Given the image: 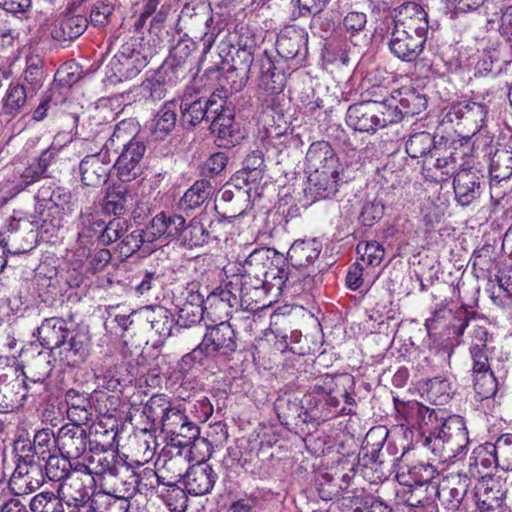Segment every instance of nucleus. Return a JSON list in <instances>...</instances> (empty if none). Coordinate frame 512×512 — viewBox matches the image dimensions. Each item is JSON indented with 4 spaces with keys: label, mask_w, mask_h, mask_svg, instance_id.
<instances>
[{
    "label": "nucleus",
    "mask_w": 512,
    "mask_h": 512,
    "mask_svg": "<svg viewBox=\"0 0 512 512\" xmlns=\"http://www.w3.org/2000/svg\"><path fill=\"white\" fill-rule=\"evenodd\" d=\"M70 424L85 425L92 416V404L86 394L70 389L65 394Z\"/></svg>",
    "instance_id": "nucleus-41"
},
{
    "label": "nucleus",
    "mask_w": 512,
    "mask_h": 512,
    "mask_svg": "<svg viewBox=\"0 0 512 512\" xmlns=\"http://www.w3.org/2000/svg\"><path fill=\"white\" fill-rule=\"evenodd\" d=\"M287 279V258L274 248L258 247V280L262 282L258 290L267 298L258 307V319L266 317L268 307L277 301Z\"/></svg>",
    "instance_id": "nucleus-7"
},
{
    "label": "nucleus",
    "mask_w": 512,
    "mask_h": 512,
    "mask_svg": "<svg viewBox=\"0 0 512 512\" xmlns=\"http://www.w3.org/2000/svg\"><path fill=\"white\" fill-rule=\"evenodd\" d=\"M490 447L496 455L498 467L502 470H512V434L501 435Z\"/></svg>",
    "instance_id": "nucleus-63"
},
{
    "label": "nucleus",
    "mask_w": 512,
    "mask_h": 512,
    "mask_svg": "<svg viewBox=\"0 0 512 512\" xmlns=\"http://www.w3.org/2000/svg\"><path fill=\"white\" fill-rule=\"evenodd\" d=\"M89 256V248L86 246L74 247L67 254V270L65 282L70 288L87 286L88 271H85L84 260Z\"/></svg>",
    "instance_id": "nucleus-32"
},
{
    "label": "nucleus",
    "mask_w": 512,
    "mask_h": 512,
    "mask_svg": "<svg viewBox=\"0 0 512 512\" xmlns=\"http://www.w3.org/2000/svg\"><path fill=\"white\" fill-rule=\"evenodd\" d=\"M279 11L278 0L258 1V18H264V28L270 40L276 38L275 45L279 57L293 60L296 65H301L308 56V33L304 28L294 25L286 26L277 33L278 25L274 18Z\"/></svg>",
    "instance_id": "nucleus-2"
},
{
    "label": "nucleus",
    "mask_w": 512,
    "mask_h": 512,
    "mask_svg": "<svg viewBox=\"0 0 512 512\" xmlns=\"http://www.w3.org/2000/svg\"><path fill=\"white\" fill-rule=\"evenodd\" d=\"M305 159L308 167L314 171L339 172V159L328 141L319 140L311 143Z\"/></svg>",
    "instance_id": "nucleus-27"
},
{
    "label": "nucleus",
    "mask_w": 512,
    "mask_h": 512,
    "mask_svg": "<svg viewBox=\"0 0 512 512\" xmlns=\"http://www.w3.org/2000/svg\"><path fill=\"white\" fill-rule=\"evenodd\" d=\"M88 27L87 17L77 12L76 8H68L60 17L54 30V37L62 41H70L81 36Z\"/></svg>",
    "instance_id": "nucleus-33"
},
{
    "label": "nucleus",
    "mask_w": 512,
    "mask_h": 512,
    "mask_svg": "<svg viewBox=\"0 0 512 512\" xmlns=\"http://www.w3.org/2000/svg\"><path fill=\"white\" fill-rule=\"evenodd\" d=\"M153 242L154 240L147 236V227L145 229H135L122 237L119 243V251L121 255L129 257L145 243L151 244Z\"/></svg>",
    "instance_id": "nucleus-60"
},
{
    "label": "nucleus",
    "mask_w": 512,
    "mask_h": 512,
    "mask_svg": "<svg viewBox=\"0 0 512 512\" xmlns=\"http://www.w3.org/2000/svg\"><path fill=\"white\" fill-rule=\"evenodd\" d=\"M45 461V476L49 480L59 482L69 477L72 469L70 458L62 454L61 456L49 454L46 456Z\"/></svg>",
    "instance_id": "nucleus-57"
},
{
    "label": "nucleus",
    "mask_w": 512,
    "mask_h": 512,
    "mask_svg": "<svg viewBox=\"0 0 512 512\" xmlns=\"http://www.w3.org/2000/svg\"><path fill=\"white\" fill-rule=\"evenodd\" d=\"M431 490L441 501L449 512H457L463 504L466 492L462 488H452L446 486V483H437L431 485Z\"/></svg>",
    "instance_id": "nucleus-56"
},
{
    "label": "nucleus",
    "mask_w": 512,
    "mask_h": 512,
    "mask_svg": "<svg viewBox=\"0 0 512 512\" xmlns=\"http://www.w3.org/2000/svg\"><path fill=\"white\" fill-rule=\"evenodd\" d=\"M210 119V130L217 136L218 146H234L238 141V136L235 133L232 109L224 104L216 113H212Z\"/></svg>",
    "instance_id": "nucleus-28"
},
{
    "label": "nucleus",
    "mask_w": 512,
    "mask_h": 512,
    "mask_svg": "<svg viewBox=\"0 0 512 512\" xmlns=\"http://www.w3.org/2000/svg\"><path fill=\"white\" fill-rule=\"evenodd\" d=\"M393 27L418 35L427 40L429 30L428 14L416 2H405L392 12Z\"/></svg>",
    "instance_id": "nucleus-17"
},
{
    "label": "nucleus",
    "mask_w": 512,
    "mask_h": 512,
    "mask_svg": "<svg viewBox=\"0 0 512 512\" xmlns=\"http://www.w3.org/2000/svg\"><path fill=\"white\" fill-rule=\"evenodd\" d=\"M212 187L207 180L196 181L183 195L180 206L184 210L200 207L211 195Z\"/></svg>",
    "instance_id": "nucleus-55"
},
{
    "label": "nucleus",
    "mask_w": 512,
    "mask_h": 512,
    "mask_svg": "<svg viewBox=\"0 0 512 512\" xmlns=\"http://www.w3.org/2000/svg\"><path fill=\"white\" fill-rule=\"evenodd\" d=\"M75 202L69 189L55 186L49 212H43L41 216V225L39 227L41 234L51 239L63 227L64 215L73 212Z\"/></svg>",
    "instance_id": "nucleus-12"
},
{
    "label": "nucleus",
    "mask_w": 512,
    "mask_h": 512,
    "mask_svg": "<svg viewBox=\"0 0 512 512\" xmlns=\"http://www.w3.org/2000/svg\"><path fill=\"white\" fill-rule=\"evenodd\" d=\"M321 252V245L316 240L295 241L288 250L287 262L293 267H307L315 262Z\"/></svg>",
    "instance_id": "nucleus-42"
},
{
    "label": "nucleus",
    "mask_w": 512,
    "mask_h": 512,
    "mask_svg": "<svg viewBox=\"0 0 512 512\" xmlns=\"http://www.w3.org/2000/svg\"><path fill=\"white\" fill-rule=\"evenodd\" d=\"M111 169L112 159L104 149L85 156L79 164L82 183L91 187L104 185L109 178Z\"/></svg>",
    "instance_id": "nucleus-20"
},
{
    "label": "nucleus",
    "mask_w": 512,
    "mask_h": 512,
    "mask_svg": "<svg viewBox=\"0 0 512 512\" xmlns=\"http://www.w3.org/2000/svg\"><path fill=\"white\" fill-rule=\"evenodd\" d=\"M458 160L456 151L442 146L434 147V151L422 160V174L428 181L445 182L458 170Z\"/></svg>",
    "instance_id": "nucleus-13"
},
{
    "label": "nucleus",
    "mask_w": 512,
    "mask_h": 512,
    "mask_svg": "<svg viewBox=\"0 0 512 512\" xmlns=\"http://www.w3.org/2000/svg\"><path fill=\"white\" fill-rule=\"evenodd\" d=\"M339 172L314 171L309 176V187L306 190L313 202L332 198L338 192Z\"/></svg>",
    "instance_id": "nucleus-31"
},
{
    "label": "nucleus",
    "mask_w": 512,
    "mask_h": 512,
    "mask_svg": "<svg viewBox=\"0 0 512 512\" xmlns=\"http://www.w3.org/2000/svg\"><path fill=\"white\" fill-rule=\"evenodd\" d=\"M361 102H369L372 104H382L387 110L391 106L390 94L388 87L383 84H371L369 80L361 83Z\"/></svg>",
    "instance_id": "nucleus-59"
},
{
    "label": "nucleus",
    "mask_w": 512,
    "mask_h": 512,
    "mask_svg": "<svg viewBox=\"0 0 512 512\" xmlns=\"http://www.w3.org/2000/svg\"><path fill=\"white\" fill-rule=\"evenodd\" d=\"M30 389L31 387L24 378L16 376L14 379L8 380V376L3 375L2 395L4 412L22 407Z\"/></svg>",
    "instance_id": "nucleus-37"
},
{
    "label": "nucleus",
    "mask_w": 512,
    "mask_h": 512,
    "mask_svg": "<svg viewBox=\"0 0 512 512\" xmlns=\"http://www.w3.org/2000/svg\"><path fill=\"white\" fill-rule=\"evenodd\" d=\"M15 470L9 485L16 495L30 494L44 483L42 465L36 461L37 451L29 439L19 437L13 446Z\"/></svg>",
    "instance_id": "nucleus-8"
},
{
    "label": "nucleus",
    "mask_w": 512,
    "mask_h": 512,
    "mask_svg": "<svg viewBox=\"0 0 512 512\" xmlns=\"http://www.w3.org/2000/svg\"><path fill=\"white\" fill-rule=\"evenodd\" d=\"M91 442L86 430L77 424L63 425L55 437L60 453L70 459L83 458Z\"/></svg>",
    "instance_id": "nucleus-18"
},
{
    "label": "nucleus",
    "mask_w": 512,
    "mask_h": 512,
    "mask_svg": "<svg viewBox=\"0 0 512 512\" xmlns=\"http://www.w3.org/2000/svg\"><path fill=\"white\" fill-rule=\"evenodd\" d=\"M478 313L462 304L455 312L448 308L446 300L437 304L431 316L425 320L429 337L440 349L453 352L461 343L464 331L470 322H475Z\"/></svg>",
    "instance_id": "nucleus-3"
},
{
    "label": "nucleus",
    "mask_w": 512,
    "mask_h": 512,
    "mask_svg": "<svg viewBox=\"0 0 512 512\" xmlns=\"http://www.w3.org/2000/svg\"><path fill=\"white\" fill-rule=\"evenodd\" d=\"M230 292L221 291L219 294L211 293L207 297L210 303V310L207 311V318L214 324L206 323L207 332L202 342L192 352H234L236 349L235 333L226 318L229 309Z\"/></svg>",
    "instance_id": "nucleus-5"
},
{
    "label": "nucleus",
    "mask_w": 512,
    "mask_h": 512,
    "mask_svg": "<svg viewBox=\"0 0 512 512\" xmlns=\"http://www.w3.org/2000/svg\"><path fill=\"white\" fill-rule=\"evenodd\" d=\"M129 223L126 219L117 217L104 223L102 234L99 235V243L102 245H109L122 237L128 232Z\"/></svg>",
    "instance_id": "nucleus-64"
},
{
    "label": "nucleus",
    "mask_w": 512,
    "mask_h": 512,
    "mask_svg": "<svg viewBox=\"0 0 512 512\" xmlns=\"http://www.w3.org/2000/svg\"><path fill=\"white\" fill-rule=\"evenodd\" d=\"M30 96V91L23 84L10 83L2 98V113L11 117L17 116L24 110Z\"/></svg>",
    "instance_id": "nucleus-46"
},
{
    "label": "nucleus",
    "mask_w": 512,
    "mask_h": 512,
    "mask_svg": "<svg viewBox=\"0 0 512 512\" xmlns=\"http://www.w3.org/2000/svg\"><path fill=\"white\" fill-rule=\"evenodd\" d=\"M176 110L177 103L168 101L149 122L148 128L155 139H163L175 128Z\"/></svg>",
    "instance_id": "nucleus-47"
},
{
    "label": "nucleus",
    "mask_w": 512,
    "mask_h": 512,
    "mask_svg": "<svg viewBox=\"0 0 512 512\" xmlns=\"http://www.w3.org/2000/svg\"><path fill=\"white\" fill-rule=\"evenodd\" d=\"M346 123L355 131L369 134L392 124L385 106L369 102L350 105L346 112Z\"/></svg>",
    "instance_id": "nucleus-11"
},
{
    "label": "nucleus",
    "mask_w": 512,
    "mask_h": 512,
    "mask_svg": "<svg viewBox=\"0 0 512 512\" xmlns=\"http://www.w3.org/2000/svg\"><path fill=\"white\" fill-rule=\"evenodd\" d=\"M210 76L214 74L219 80V88L213 92V94H220L221 103L226 104L227 99L233 94L243 89L247 83L248 76L241 74L238 69L232 68L227 70L225 73H221L219 70H211Z\"/></svg>",
    "instance_id": "nucleus-44"
},
{
    "label": "nucleus",
    "mask_w": 512,
    "mask_h": 512,
    "mask_svg": "<svg viewBox=\"0 0 512 512\" xmlns=\"http://www.w3.org/2000/svg\"><path fill=\"white\" fill-rule=\"evenodd\" d=\"M390 102L391 106L387 111L392 124L402 121L405 117L419 115L427 107L425 95L411 86H402L391 91Z\"/></svg>",
    "instance_id": "nucleus-14"
},
{
    "label": "nucleus",
    "mask_w": 512,
    "mask_h": 512,
    "mask_svg": "<svg viewBox=\"0 0 512 512\" xmlns=\"http://www.w3.org/2000/svg\"><path fill=\"white\" fill-rule=\"evenodd\" d=\"M82 459L83 461L77 463L74 470L76 473H83L90 478L91 482L94 481L92 475L118 476L121 473L120 467L115 463L116 457L107 453L104 446L97 442L90 443V449Z\"/></svg>",
    "instance_id": "nucleus-16"
},
{
    "label": "nucleus",
    "mask_w": 512,
    "mask_h": 512,
    "mask_svg": "<svg viewBox=\"0 0 512 512\" xmlns=\"http://www.w3.org/2000/svg\"><path fill=\"white\" fill-rule=\"evenodd\" d=\"M133 197L124 185H114L109 188L106 197L104 208L108 213L114 215H121L126 213L132 206Z\"/></svg>",
    "instance_id": "nucleus-49"
},
{
    "label": "nucleus",
    "mask_w": 512,
    "mask_h": 512,
    "mask_svg": "<svg viewBox=\"0 0 512 512\" xmlns=\"http://www.w3.org/2000/svg\"><path fill=\"white\" fill-rule=\"evenodd\" d=\"M282 314L273 311L269 314V328L263 331V336L258 338V348L264 351L295 352L292 346L287 343V335L281 334L276 326Z\"/></svg>",
    "instance_id": "nucleus-40"
},
{
    "label": "nucleus",
    "mask_w": 512,
    "mask_h": 512,
    "mask_svg": "<svg viewBox=\"0 0 512 512\" xmlns=\"http://www.w3.org/2000/svg\"><path fill=\"white\" fill-rule=\"evenodd\" d=\"M489 173L492 181L498 183L509 179L512 176V150L501 148L496 149L492 155Z\"/></svg>",
    "instance_id": "nucleus-51"
},
{
    "label": "nucleus",
    "mask_w": 512,
    "mask_h": 512,
    "mask_svg": "<svg viewBox=\"0 0 512 512\" xmlns=\"http://www.w3.org/2000/svg\"><path fill=\"white\" fill-rule=\"evenodd\" d=\"M504 491L499 481L483 477L475 486L474 500L479 512H493L503 503Z\"/></svg>",
    "instance_id": "nucleus-26"
},
{
    "label": "nucleus",
    "mask_w": 512,
    "mask_h": 512,
    "mask_svg": "<svg viewBox=\"0 0 512 512\" xmlns=\"http://www.w3.org/2000/svg\"><path fill=\"white\" fill-rule=\"evenodd\" d=\"M209 233L204 225L197 219H193L189 225L183 227L180 240L189 247L202 246L207 243Z\"/></svg>",
    "instance_id": "nucleus-61"
},
{
    "label": "nucleus",
    "mask_w": 512,
    "mask_h": 512,
    "mask_svg": "<svg viewBox=\"0 0 512 512\" xmlns=\"http://www.w3.org/2000/svg\"><path fill=\"white\" fill-rule=\"evenodd\" d=\"M435 139L429 132H419L410 135L405 144V150L411 158L427 157L434 151Z\"/></svg>",
    "instance_id": "nucleus-54"
},
{
    "label": "nucleus",
    "mask_w": 512,
    "mask_h": 512,
    "mask_svg": "<svg viewBox=\"0 0 512 512\" xmlns=\"http://www.w3.org/2000/svg\"><path fill=\"white\" fill-rule=\"evenodd\" d=\"M146 318L154 329L160 335L169 336L172 333L174 322V314L163 306L146 307Z\"/></svg>",
    "instance_id": "nucleus-53"
},
{
    "label": "nucleus",
    "mask_w": 512,
    "mask_h": 512,
    "mask_svg": "<svg viewBox=\"0 0 512 512\" xmlns=\"http://www.w3.org/2000/svg\"><path fill=\"white\" fill-rule=\"evenodd\" d=\"M177 314L176 324L180 327H190L201 320H205L204 314L209 309L188 304L174 303Z\"/></svg>",
    "instance_id": "nucleus-62"
},
{
    "label": "nucleus",
    "mask_w": 512,
    "mask_h": 512,
    "mask_svg": "<svg viewBox=\"0 0 512 512\" xmlns=\"http://www.w3.org/2000/svg\"><path fill=\"white\" fill-rule=\"evenodd\" d=\"M231 456L234 461H237L244 472L254 479L256 471V438H253L252 435L238 438Z\"/></svg>",
    "instance_id": "nucleus-45"
},
{
    "label": "nucleus",
    "mask_w": 512,
    "mask_h": 512,
    "mask_svg": "<svg viewBox=\"0 0 512 512\" xmlns=\"http://www.w3.org/2000/svg\"><path fill=\"white\" fill-rule=\"evenodd\" d=\"M366 25V13L357 10L347 12L340 23L341 30L345 36L355 45H357V38L361 35H364V38H366Z\"/></svg>",
    "instance_id": "nucleus-52"
},
{
    "label": "nucleus",
    "mask_w": 512,
    "mask_h": 512,
    "mask_svg": "<svg viewBox=\"0 0 512 512\" xmlns=\"http://www.w3.org/2000/svg\"><path fill=\"white\" fill-rule=\"evenodd\" d=\"M398 413L402 416L408 428H418L423 431H430L434 423L440 419L441 411L430 409L419 402L410 401L397 406Z\"/></svg>",
    "instance_id": "nucleus-23"
},
{
    "label": "nucleus",
    "mask_w": 512,
    "mask_h": 512,
    "mask_svg": "<svg viewBox=\"0 0 512 512\" xmlns=\"http://www.w3.org/2000/svg\"><path fill=\"white\" fill-rule=\"evenodd\" d=\"M490 447H493L492 443H485L473 450L468 462V474L471 477L483 480V477H490L492 468L498 467L496 455Z\"/></svg>",
    "instance_id": "nucleus-36"
},
{
    "label": "nucleus",
    "mask_w": 512,
    "mask_h": 512,
    "mask_svg": "<svg viewBox=\"0 0 512 512\" xmlns=\"http://www.w3.org/2000/svg\"><path fill=\"white\" fill-rule=\"evenodd\" d=\"M354 389L351 374H325L316 379L312 391L304 396L303 404L314 417L326 420L345 411L344 407L340 408L342 401L348 405L354 403Z\"/></svg>",
    "instance_id": "nucleus-1"
},
{
    "label": "nucleus",
    "mask_w": 512,
    "mask_h": 512,
    "mask_svg": "<svg viewBox=\"0 0 512 512\" xmlns=\"http://www.w3.org/2000/svg\"><path fill=\"white\" fill-rule=\"evenodd\" d=\"M279 61L274 60L264 50L259 59L260 75L258 76V88L263 89L267 96L262 100V111L260 120L263 122L268 133L275 124L279 128L284 118L283 107L279 101V94L283 91L286 83V75Z\"/></svg>",
    "instance_id": "nucleus-6"
},
{
    "label": "nucleus",
    "mask_w": 512,
    "mask_h": 512,
    "mask_svg": "<svg viewBox=\"0 0 512 512\" xmlns=\"http://www.w3.org/2000/svg\"><path fill=\"white\" fill-rule=\"evenodd\" d=\"M217 479V474L212 467L199 462L190 466L185 472L184 486L190 495H205L213 489Z\"/></svg>",
    "instance_id": "nucleus-24"
},
{
    "label": "nucleus",
    "mask_w": 512,
    "mask_h": 512,
    "mask_svg": "<svg viewBox=\"0 0 512 512\" xmlns=\"http://www.w3.org/2000/svg\"><path fill=\"white\" fill-rule=\"evenodd\" d=\"M474 390L481 400L492 397L497 391V381L490 367L487 354H473Z\"/></svg>",
    "instance_id": "nucleus-25"
},
{
    "label": "nucleus",
    "mask_w": 512,
    "mask_h": 512,
    "mask_svg": "<svg viewBox=\"0 0 512 512\" xmlns=\"http://www.w3.org/2000/svg\"><path fill=\"white\" fill-rule=\"evenodd\" d=\"M104 221L100 219L99 215L87 208L81 211L78 224V239L75 247L86 246L89 248L90 244L94 241L99 242V235L102 234Z\"/></svg>",
    "instance_id": "nucleus-39"
},
{
    "label": "nucleus",
    "mask_w": 512,
    "mask_h": 512,
    "mask_svg": "<svg viewBox=\"0 0 512 512\" xmlns=\"http://www.w3.org/2000/svg\"><path fill=\"white\" fill-rule=\"evenodd\" d=\"M65 484H60L57 492H40L30 501L32 512H65V505L71 506V501L66 500L64 493Z\"/></svg>",
    "instance_id": "nucleus-43"
},
{
    "label": "nucleus",
    "mask_w": 512,
    "mask_h": 512,
    "mask_svg": "<svg viewBox=\"0 0 512 512\" xmlns=\"http://www.w3.org/2000/svg\"><path fill=\"white\" fill-rule=\"evenodd\" d=\"M487 107L473 101L453 103L445 114L443 122L451 123L455 133L468 142L484 126Z\"/></svg>",
    "instance_id": "nucleus-9"
},
{
    "label": "nucleus",
    "mask_w": 512,
    "mask_h": 512,
    "mask_svg": "<svg viewBox=\"0 0 512 512\" xmlns=\"http://www.w3.org/2000/svg\"><path fill=\"white\" fill-rule=\"evenodd\" d=\"M436 470L431 464L418 463L413 466L401 467L397 473L398 481L409 487H422L427 485V489H431V485L437 484L434 481Z\"/></svg>",
    "instance_id": "nucleus-38"
},
{
    "label": "nucleus",
    "mask_w": 512,
    "mask_h": 512,
    "mask_svg": "<svg viewBox=\"0 0 512 512\" xmlns=\"http://www.w3.org/2000/svg\"><path fill=\"white\" fill-rule=\"evenodd\" d=\"M153 52L143 45L125 44L112 57L107 68L115 81L136 77L149 63Z\"/></svg>",
    "instance_id": "nucleus-10"
},
{
    "label": "nucleus",
    "mask_w": 512,
    "mask_h": 512,
    "mask_svg": "<svg viewBox=\"0 0 512 512\" xmlns=\"http://www.w3.org/2000/svg\"><path fill=\"white\" fill-rule=\"evenodd\" d=\"M187 464L181 454L164 459L163 464L158 468V485L175 486L181 480L184 481Z\"/></svg>",
    "instance_id": "nucleus-48"
},
{
    "label": "nucleus",
    "mask_w": 512,
    "mask_h": 512,
    "mask_svg": "<svg viewBox=\"0 0 512 512\" xmlns=\"http://www.w3.org/2000/svg\"><path fill=\"white\" fill-rule=\"evenodd\" d=\"M255 158L253 154L248 155L244 161V167L239 170L232 179V184L239 191L246 188L245 192L249 197H251L253 191L256 193V188L254 187L256 182V168L253 167Z\"/></svg>",
    "instance_id": "nucleus-58"
},
{
    "label": "nucleus",
    "mask_w": 512,
    "mask_h": 512,
    "mask_svg": "<svg viewBox=\"0 0 512 512\" xmlns=\"http://www.w3.org/2000/svg\"><path fill=\"white\" fill-rule=\"evenodd\" d=\"M181 215L161 212L157 214L147 226V236L154 241L160 238H179L185 225Z\"/></svg>",
    "instance_id": "nucleus-30"
},
{
    "label": "nucleus",
    "mask_w": 512,
    "mask_h": 512,
    "mask_svg": "<svg viewBox=\"0 0 512 512\" xmlns=\"http://www.w3.org/2000/svg\"><path fill=\"white\" fill-rule=\"evenodd\" d=\"M196 50L195 42L190 38H181L172 48L168 61L163 66H168L175 78H185L192 63L189 58Z\"/></svg>",
    "instance_id": "nucleus-34"
},
{
    "label": "nucleus",
    "mask_w": 512,
    "mask_h": 512,
    "mask_svg": "<svg viewBox=\"0 0 512 512\" xmlns=\"http://www.w3.org/2000/svg\"><path fill=\"white\" fill-rule=\"evenodd\" d=\"M136 126L133 120H123L119 122L109 137L106 140L103 149L109 153L110 150L118 151L119 148H125L130 141H139L135 139Z\"/></svg>",
    "instance_id": "nucleus-50"
},
{
    "label": "nucleus",
    "mask_w": 512,
    "mask_h": 512,
    "mask_svg": "<svg viewBox=\"0 0 512 512\" xmlns=\"http://www.w3.org/2000/svg\"><path fill=\"white\" fill-rule=\"evenodd\" d=\"M426 39L418 35L404 32L392 27L388 48L399 60L407 63L414 62L424 51Z\"/></svg>",
    "instance_id": "nucleus-21"
},
{
    "label": "nucleus",
    "mask_w": 512,
    "mask_h": 512,
    "mask_svg": "<svg viewBox=\"0 0 512 512\" xmlns=\"http://www.w3.org/2000/svg\"><path fill=\"white\" fill-rule=\"evenodd\" d=\"M146 146L142 141H130L123 148L113 167L122 182H130L143 172V157Z\"/></svg>",
    "instance_id": "nucleus-19"
},
{
    "label": "nucleus",
    "mask_w": 512,
    "mask_h": 512,
    "mask_svg": "<svg viewBox=\"0 0 512 512\" xmlns=\"http://www.w3.org/2000/svg\"><path fill=\"white\" fill-rule=\"evenodd\" d=\"M453 177L455 198L461 206H469L480 197L484 176L478 170H457Z\"/></svg>",
    "instance_id": "nucleus-22"
},
{
    "label": "nucleus",
    "mask_w": 512,
    "mask_h": 512,
    "mask_svg": "<svg viewBox=\"0 0 512 512\" xmlns=\"http://www.w3.org/2000/svg\"><path fill=\"white\" fill-rule=\"evenodd\" d=\"M68 329L66 322L57 317L45 319L37 329V340L43 349L52 352L66 345Z\"/></svg>",
    "instance_id": "nucleus-29"
},
{
    "label": "nucleus",
    "mask_w": 512,
    "mask_h": 512,
    "mask_svg": "<svg viewBox=\"0 0 512 512\" xmlns=\"http://www.w3.org/2000/svg\"><path fill=\"white\" fill-rule=\"evenodd\" d=\"M424 444L443 463L460 458L469 444L464 418L459 415L445 417L441 412L439 421L434 423Z\"/></svg>",
    "instance_id": "nucleus-4"
},
{
    "label": "nucleus",
    "mask_w": 512,
    "mask_h": 512,
    "mask_svg": "<svg viewBox=\"0 0 512 512\" xmlns=\"http://www.w3.org/2000/svg\"><path fill=\"white\" fill-rule=\"evenodd\" d=\"M220 94H211L208 99L194 95L187 89L181 100L180 109L184 125L196 126L204 119L210 120L212 113H216L222 106Z\"/></svg>",
    "instance_id": "nucleus-15"
},
{
    "label": "nucleus",
    "mask_w": 512,
    "mask_h": 512,
    "mask_svg": "<svg viewBox=\"0 0 512 512\" xmlns=\"http://www.w3.org/2000/svg\"><path fill=\"white\" fill-rule=\"evenodd\" d=\"M181 78H175L168 66H161L151 77L141 85V93L144 97L153 101L161 100L166 95L167 86H173Z\"/></svg>",
    "instance_id": "nucleus-35"
}]
</instances>
